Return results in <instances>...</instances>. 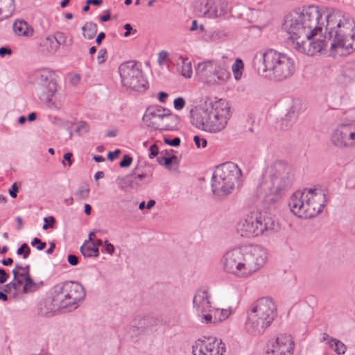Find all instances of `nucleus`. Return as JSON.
<instances>
[{
    "mask_svg": "<svg viewBox=\"0 0 355 355\" xmlns=\"http://www.w3.org/2000/svg\"><path fill=\"white\" fill-rule=\"evenodd\" d=\"M322 40L325 46L329 40L331 51L340 55L355 50V22L352 18L339 10L327 12Z\"/></svg>",
    "mask_w": 355,
    "mask_h": 355,
    "instance_id": "1",
    "label": "nucleus"
},
{
    "mask_svg": "<svg viewBox=\"0 0 355 355\" xmlns=\"http://www.w3.org/2000/svg\"><path fill=\"white\" fill-rule=\"evenodd\" d=\"M267 260L266 250L259 245L232 248L223 255L222 263L225 272L246 279L263 267Z\"/></svg>",
    "mask_w": 355,
    "mask_h": 355,
    "instance_id": "2",
    "label": "nucleus"
},
{
    "mask_svg": "<svg viewBox=\"0 0 355 355\" xmlns=\"http://www.w3.org/2000/svg\"><path fill=\"white\" fill-rule=\"evenodd\" d=\"M293 180L291 167L282 161H275L266 166L257 188V197L275 201L291 188Z\"/></svg>",
    "mask_w": 355,
    "mask_h": 355,
    "instance_id": "3",
    "label": "nucleus"
},
{
    "mask_svg": "<svg viewBox=\"0 0 355 355\" xmlns=\"http://www.w3.org/2000/svg\"><path fill=\"white\" fill-rule=\"evenodd\" d=\"M254 70L260 75L272 76L277 80H283L294 72V61L285 53L273 49L257 51L252 60Z\"/></svg>",
    "mask_w": 355,
    "mask_h": 355,
    "instance_id": "4",
    "label": "nucleus"
},
{
    "mask_svg": "<svg viewBox=\"0 0 355 355\" xmlns=\"http://www.w3.org/2000/svg\"><path fill=\"white\" fill-rule=\"evenodd\" d=\"M230 115V107L226 102H206L191 111V123L202 130L216 132L225 128Z\"/></svg>",
    "mask_w": 355,
    "mask_h": 355,
    "instance_id": "5",
    "label": "nucleus"
},
{
    "mask_svg": "<svg viewBox=\"0 0 355 355\" xmlns=\"http://www.w3.org/2000/svg\"><path fill=\"white\" fill-rule=\"evenodd\" d=\"M295 15L298 11L291 12L286 17L283 28L289 35L293 48L300 53L314 55L320 53L325 47V40L314 38L310 31H306L304 23H295Z\"/></svg>",
    "mask_w": 355,
    "mask_h": 355,
    "instance_id": "6",
    "label": "nucleus"
},
{
    "mask_svg": "<svg viewBox=\"0 0 355 355\" xmlns=\"http://www.w3.org/2000/svg\"><path fill=\"white\" fill-rule=\"evenodd\" d=\"M326 193L320 188L305 189L295 192L290 198L288 206L299 218H311L318 216L326 203Z\"/></svg>",
    "mask_w": 355,
    "mask_h": 355,
    "instance_id": "7",
    "label": "nucleus"
},
{
    "mask_svg": "<svg viewBox=\"0 0 355 355\" xmlns=\"http://www.w3.org/2000/svg\"><path fill=\"white\" fill-rule=\"evenodd\" d=\"M241 170L232 162L217 166L212 175L211 190L216 198L223 199L241 183Z\"/></svg>",
    "mask_w": 355,
    "mask_h": 355,
    "instance_id": "8",
    "label": "nucleus"
},
{
    "mask_svg": "<svg viewBox=\"0 0 355 355\" xmlns=\"http://www.w3.org/2000/svg\"><path fill=\"white\" fill-rule=\"evenodd\" d=\"M277 307L272 299L261 297L252 306L246 329L252 335H259L270 326L276 316Z\"/></svg>",
    "mask_w": 355,
    "mask_h": 355,
    "instance_id": "9",
    "label": "nucleus"
},
{
    "mask_svg": "<svg viewBox=\"0 0 355 355\" xmlns=\"http://www.w3.org/2000/svg\"><path fill=\"white\" fill-rule=\"evenodd\" d=\"M275 225L270 217L252 212L238 223L236 230L241 236L250 238L258 236L266 231L273 230Z\"/></svg>",
    "mask_w": 355,
    "mask_h": 355,
    "instance_id": "10",
    "label": "nucleus"
},
{
    "mask_svg": "<svg viewBox=\"0 0 355 355\" xmlns=\"http://www.w3.org/2000/svg\"><path fill=\"white\" fill-rule=\"evenodd\" d=\"M143 121L148 128L155 130H173L180 119L170 110L159 105L148 107L143 116Z\"/></svg>",
    "mask_w": 355,
    "mask_h": 355,
    "instance_id": "11",
    "label": "nucleus"
},
{
    "mask_svg": "<svg viewBox=\"0 0 355 355\" xmlns=\"http://www.w3.org/2000/svg\"><path fill=\"white\" fill-rule=\"evenodd\" d=\"M298 14L294 15V22L304 23L306 31H310L314 38L322 39L327 12H322L318 6H311L304 8Z\"/></svg>",
    "mask_w": 355,
    "mask_h": 355,
    "instance_id": "12",
    "label": "nucleus"
},
{
    "mask_svg": "<svg viewBox=\"0 0 355 355\" xmlns=\"http://www.w3.org/2000/svg\"><path fill=\"white\" fill-rule=\"evenodd\" d=\"M196 73L202 83L208 85H222L230 78L227 69L210 60L199 63Z\"/></svg>",
    "mask_w": 355,
    "mask_h": 355,
    "instance_id": "13",
    "label": "nucleus"
},
{
    "mask_svg": "<svg viewBox=\"0 0 355 355\" xmlns=\"http://www.w3.org/2000/svg\"><path fill=\"white\" fill-rule=\"evenodd\" d=\"M122 85L130 89L144 92L147 89L148 82L142 71L132 62L122 64L119 69Z\"/></svg>",
    "mask_w": 355,
    "mask_h": 355,
    "instance_id": "14",
    "label": "nucleus"
},
{
    "mask_svg": "<svg viewBox=\"0 0 355 355\" xmlns=\"http://www.w3.org/2000/svg\"><path fill=\"white\" fill-rule=\"evenodd\" d=\"M331 142L341 150L355 147V123L338 124L331 132Z\"/></svg>",
    "mask_w": 355,
    "mask_h": 355,
    "instance_id": "15",
    "label": "nucleus"
},
{
    "mask_svg": "<svg viewBox=\"0 0 355 355\" xmlns=\"http://www.w3.org/2000/svg\"><path fill=\"white\" fill-rule=\"evenodd\" d=\"M225 344L213 337L198 339L192 347L193 355H224Z\"/></svg>",
    "mask_w": 355,
    "mask_h": 355,
    "instance_id": "16",
    "label": "nucleus"
},
{
    "mask_svg": "<svg viewBox=\"0 0 355 355\" xmlns=\"http://www.w3.org/2000/svg\"><path fill=\"white\" fill-rule=\"evenodd\" d=\"M36 78L39 83L40 98L46 102H51V98L57 92V84L53 80V73L47 69H42L37 72Z\"/></svg>",
    "mask_w": 355,
    "mask_h": 355,
    "instance_id": "17",
    "label": "nucleus"
},
{
    "mask_svg": "<svg viewBox=\"0 0 355 355\" xmlns=\"http://www.w3.org/2000/svg\"><path fill=\"white\" fill-rule=\"evenodd\" d=\"M294 342L291 335L281 334L276 340L268 345L266 353L271 355H293Z\"/></svg>",
    "mask_w": 355,
    "mask_h": 355,
    "instance_id": "18",
    "label": "nucleus"
},
{
    "mask_svg": "<svg viewBox=\"0 0 355 355\" xmlns=\"http://www.w3.org/2000/svg\"><path fill=\"white\" fill-rule=\"evenodd\" d=\"M211 295L207 290H198L193 299V309L201 322L205 320V315H209L212 311Z\"/></svg>",
    "mask_w": 355,
    "mask_h": 355,
    "instance_id": "19",
    "label": "nucleus"
},
{
    "mask_svg": "<svg viewBox=\"0 0 355 355\" xmlns=\"http://www.w3.org/2000/svg\"><path fill=\"white\" fill-rule=\"evenodd\" d=\"M65 289L62 283L55 285L52 290V305L51 310H57L60 309H68L69 310L74 309L71 304H68L69 299L66 295Z\"/></svg>",
    "mask_w": 355,
    "mask_h": 355,
    "instance_id": "20",
    "label": "nucleus"
},
{
    "mask_svg": "<svg viewBox=\"0 0 355 355\" xmlns=\"http://www.w3.org/2000/svg\"><path fill=\"white\" fill-rule=\"evenodd\" d=\"M67 295L69 299L68 304H71L73 307L76 308V304L78 302L82 300L85 297V291L83 287L73 282H67L62 283Z\"/></svg>",
    "mask_w": 355,
    "mask_h": 355,
    "instance_id": "21",
    "label": "nucleus"
},
{
    "mask_svg": "<svg viewBox=\"0 0 355 355\" xmlns=\"http://www.w3.org/2000/svg\"><path fill=\"white\" fill-rule=\"evenodd\" d=\"M13 275V281L6 286H12L15 290L18 289L23 282L31 275L30 266L28 264L23 266L21 263L15 264V268L12 270Z\"/></svg>",
    "mask_w": 355,
    "mask_h": 355,
    "instance_id": "22",
    "label": "nucleus"
},
{
    "mask_svg": "<svg viewBox=\"0 0 355 355\" xmlns=\"http://www.w3.org/2000/svg\"><path fill=\"white\" fill-rule=\"evenodd\" d=\"M232 313L231 308L228 309H214L212 308V311H210L209 315H205V320H202V323H216L220 322L226 320Z\"/></svg>",
    "mask_w": 355,
    "mask_h": 355,
    "instance_id": "23",
    "label": "nucleus"
},
{
    "mask_svg": "<svg viewBox=\"0 0 355 355\" xmlns=\"http://www.w3.org/2000/svg\"><path fill=\"white\" fill-rule=\"evenodd\" d=\"M230 10L227 1L224 0H217L214 1L213 10L209 12L210 18H216L226 15Z\"/></svg>",
    "mask_w": 355,
    "mask_h": 355,
    "instance_id": "24",
    "label": "nucleus"
},
{
    "mask_svg": "<svg viewBox=\"0 0 355 355\" xmlns=\"http://www.w3.org/2000/svg\"><path fill=\"white\" fill-rule=\"evenodd\" d=\"M355 80V62L345 65L343 73L339 76L338 81L341 84H349Z\"/></svg>",
    "mask_w": 355,
    "mask_h": 355,
    "instance_id": "25",
    "label": "nucleus"
},
{
    "mask_svg": "<svg viewBox=\"0 0 355 355\" xmlns=\"http://www.w3.org/2000/svg\"><path fill=\"white\" fill-rule=\"evenodd\" d=\"M15 10L14 0H0V21L12 16Z\"/></svg>",
    "mask_w": 355,
    "mask_h": 355,
    "instance_id": "26",
    "label": "nucleus"
},
{
    "mask_svg": "<svg viewBox=\"0 0 355 355\" xmlns=\"http://www.w3.org/2000/svg\"><path fill=\"white\" fill-rule=\"evenodd\" d=\"M178 69L181 75L184 78H189L192 75L191 62L188 58L182 56L179 57L177 62Z\"/></svg>",
    "mask_w": 355,
    "mask_h": 355,
    "instance_id": "27",
    "label": "nucleus"
},
{
    "mask_svg": "<svg viewBox=\"0 0 355 355\" xmlns=\"http://www.w3.org/2000/svg\"><path fill=\"white\" fill-rule=\"evenodd\" d=\"M13 31L19 36L30 37L33 35V29L24 21H17L13 24Z\"/></svg>",
    "mask_w": 355,
    "mask_h": 355,
    "instance_id": "28",
    "label": "nucleus"
},
{
    "mask_svg": "<svg viewBox=\"0 0 355 355\" xmlns=\"http://www.w3.org/2000/svg\"><path fill=\"white\" fill-rule=\"evenodd\" d=\"M80 250L85 257H97L98 256V248L94 241H85Z\"/></svg>",
    "mask_w": 355,
    "mask_h": 355,
    "instance_id": "29",
    "label": "nucleus"
},
{
    "mask_svg": "<svg viewBox=\"0 0 355 355\" xmlns=\"http://www.w3.org/2000/svg\"><path fill=\"white\" fill-rule=\"evenodd\" d=\"M297 118V113L292 107L282 119L281 128L282 130L289 129Z\"/></svg>",
    "mask_w": 355,
    "mask_h": 355,
    "instance_id": "30",
    "label": "nucleus"
},
{
    "mask_svg": "<svg viewBox=\"0 0 355 355\" xmlns=\"http://www.w3.org/2000/svg\"><path fill=\"white\" fill-rule=\"evenodd\" d=\"M83 36L87 40H92L97 33V25L92 22H87L82 26Z\"/></svg>",
    "mask_w": 355,
    "mask_h": 355,
    "instance_id": "31",
    "label": "nucleus"
},
{
    "mask_svg": "<svg viewBox=\"0 0 355 355\" xmlns=\"http://www.w3.org/2000/svg\"><path fill=\"white\" fill-rule=\"evenodd\" d=\"M328 345L338 355L344 354L347 350V346L343 342L336 338H330Z\"/></svg>",
    "mask_w": 355,
    "mask_h": 355,
    "instance_id": "32",
    "label": "nucleus"
},
{
    "mask_svg": "<svg viewBox=\"0 0 355 355\" xmlns=\"http://www.w3.org/2000/svg\"><path fill=\"white\" fill-rule=\"evenodd\" d=\"M199 12L202 15L209 17V12L214 8V1L213 0H199Z\"/></svg>",
    "mask_w": 355,
    "mask_h": 355,
    "instance_id": "33",
    "label": "nucleus"
},
{
    "mask_svg": "<svg viewBox=\"0 0 355 355\" xmlns=\"http://www.w3.org/2000/svg\"><path fill=\"white\" fill-rule=\"evenodd\" d=\"M244 69V64L241 59L236 58L235 62L233 64L232 67V70L234 76V78L236 80H239L241 78L243 71Z\"/></svg>",
    "mask_w": 355,
    "mask_h": 355,
    "instance_id": "34",
    "label": "nucleus"
},
{
    "mask_svg": "<svg viewBox=\"0 0 355 355\" xmlns=\"http://www.w3.org/2000/svg\"><path fill=\"white\" fill-rule=\"evenodd\" d=\"M55 40L57 41L60 45L65 46H71L73 43V39L72 37H67L64 33L58 32L55 35Z\"/></svg>",
    "mask_w": 355,
    "mask_h": 355,
    "instance_id": "35",
    "label": "nucleus"
},
{
    "mask_svg": "<svg viewBox=\"0 0 355 355\" xmlns=\"http://www.w3.org/2000/svg\"><path fill=\"white\" fill-rule=\"evenodd\" d=\"M44 45L47 46L48 51L51 53H55L59 48V44L55 40L54 37H46Z\"/></svg>",
    "mask_w": 355,
    "mask_h": 355,
    "instance_id": "36",
    "label": "nucleus"
},
{
    "mask_svg": "<svg viewBox=\"0 0 355 355\" xmlns=\"http://www.w3.org/2000/svg\"><path fill=\"white\" fill-rule=\"evenodd\" d=\"M23 291L24 293L31 292L36 289V284L32 279L31 275L23 282Z\"/></svg>",
    "mask_w": 355,
    "mask_h": 355,
    "instance_id": "37",
    "label": "nucleus"
},
{
    "mask_svg": "<svg viewBox=\"0 0 355 355\" xmlns=\"http://www.w3.org/2000/svg\"><path fill=\"white\" fill-rule=\"evenodd\" d=\"M89 187L87 184L81 185L78 191L76 192V196L78 197L79 199L85 200L87 199L89 196Z\"/></svg>",
    "mask_w": 355,
    "mask_h": 355,
    "instance_id": "38",
    "label": "nucleus"
},
{
    "mask_svg": "<svg viewBox=\"0 0 355 355\" xmlns=\"http://www.w3.org/2000/svg\"><path fill=\"white\" fill-rule=\"evenodd\" d=\"M177 159L175 156L172 157H166V156H159L157 157V161L159 164L164 165L166 167L169 168L170 164L175 162Z\"/></svg>",
    "mask_w": 355,
    "mask_h": 355,
    "instance_id": "39",
    "label": "nucleus"
},
{
    "mask_svg": "<svg viewBox=\"0 0 355 355\" xmlns=\"http://www.w3.org/2000/svg\"><path fill=\"white\" fill-rule=\"evenodd\" d=\"M31 253V250L26 243H24L17 250V254L23 255L24 259H27Z\"/></svg>",
    "mask_w": 355,
    "mask_h": 355,
    "instance_id": "40",
    "label": "nucleus"
},
{
    "mask_svg": "<svg viewBox=\"0 0 355 355\" xmlns=\"http://www.w3.org/2000/svg\"><path fill=\"white\" fill-rule=\"evenodd\" d=\"M44 224L42 226V229L46 230L49 227L53 228L55 223V220L53 216H49L44 218Z\"/></svg>",
    "mask_w": 355,
    "mask_h": 355,
    "instance_id": "41",
    "label": "nucleus"
},
{
    "mask_svg": "<svg viewBox=\"0 0 355 355\" xmlns=\"http://www.w3.org/2000/svg\"><path fill=\"white\" fill-rule=\"evenodd\" d=\"M107 59V51L105 49H101L98 52L97 62L98 64H103Z\"/></svg>",
    "mask_w": 355,
    "mask_h": 355,
    "instance_id": "42",
    "label": "nucleus"
},
{
    "mask_svg": "<svg viewBox=\"0 0 355 355\" xmlns=\"http://www.w3.org/2000/svg\"><path fill=\"white\" fill-rule=\"evenodd\" d=\"M89 129L88 124L83 121L80 122L76 127V131L79 132V134L86 133L89 131Z\"/></svg>",
    "mask_w": 355,
    "mask_h": 355,
    "instance_id": "43",
    "label": "nucleus"
},
{
    "mask_svg": "<svg viewBox=\"0 0 355 355\" xmlns=\"http://www.w3.org/2000/svg\"><path fill=\"white\" fill-rule=\"evenodd\" d=\"M132 162V158L128 155H125L123 157V159L120 162L119 166L121 168L128 167L130 166Z\"/></svg>",
    "mask_w": 355,
    "mask_h": 355,
    "instance_id": "44",
    "label": "nucleus"
},
{
    "mask_svg": "<svg viewBox=\"0 0 355 355\" xmlns=\"http://www.w3.org/2000/svg\"><path fill=\"white\" fill-rule=\"evenodd\" d=\"M193 140L197 148H200V146L205 148L207 146V140L203 137H200L196 135L194 137Z\"/></svg>",
    "mask_w": 355,
    "mask_h": 355,
    "instance_id": "45",
    "label": "nucleus"
},
{
    "mask_svg": "<svg viewBox=\"0 0 355 355\" xmlns=\"http://www.w3.org/2000/svg\"><path fill=\"white\" fill-rule=\"evenodd\" d=\"M175 109L178 110H182L185 105V101L182 97H178L174 100L173 102Z\"/></svg>",
    "mask_w": 355,
    "mask_h": 355,
    "instance_id": "46",
    "label": "nucleus"
},
{
    "mask_svg": "<svg viewBox=\"0 0 355 355\" xmlns=\"http://www.w3.org/2000/svg\"><path fill=\"white\" fill-rule=\"evenodd\" d=\"M35 245H37V249L38 250H42L46 247V243L42 242V241L38 238L33 239V240L31 242V245L35 246Z\"/></svg>",
    "mask_w": 355,
    "mask_h": 355,
    "instance_id": "47",
    "label": "nucleus"
},
{
    "mask_svg": "<svg viewBox=\"0 0 355 355\" xmlns=\"http://www.w3.org/2000/svg\"><path fill=\"white\" fill-rule=\"evenodd\" d=\"M123 27L125 29V32L124 33V35H123L124 37H128L131 34V33L132 34L137 33V30L133 29L132 26L130 24H125Z\"/></svg>",
    "mask_w": 355,
    "mask_h": 355,
    "instance_id": "48",
    "label": "nucleus"
},
{
    "mask_svg": "<svg viewBox=\"0 0 355 355\" xmlns=\"http://www.w3.org/2000/svg\"><path fill=\"white\" fill-rule=\"evenodd\" d=\"M164 143L167 144L171 146H178L180 144V139L178 137H175L173 139H169L168 138H165Z\"/></svg>",
    "mask_w": 355,
    "mask_h": 355,
    "instance_id": "49",
    "label": "nucleus"
},
{
    "mask_svg": "<svg viewBox=\"0 0 355 355\" xmlns=\"http://www.w3.org/2000/svg\"><path fill=\"white\" fill-rule=\"evenodd\" d=\"M18 189L19 188L17 183H14L12 185V187L8 190L9 194L12 198H15L17 197Z\"/></svg>",
    "mask_w": 355,
    "mask_h": 355,
    "instance_id": "50",
    "label": "nucleus"
},
{
    "mask_svg": "<svg viewBox=\"0 0 355 355\" xmlns=\"http://www.w3.org/2000/svg\"><path fill=\"white\" fill-rule=\"evenodd\" d=\"M9 275L5 270L0 268V284H4L8 279Z\"/></svg>",
    "mask_w": 355,
    "mask_h": 355,
    "instance_id": "51",
    "label": "nucleus"
},
{
    "mask_svg": "<svg viewBox=\"0 0 355 355\" xmlns=\"http://www.w3.org/2000/svg\"><path fill=\"white\" fill-rule=\"evenodd\" d=\"M168 60V53L166 51H162L159 53V62L160 64L164 63Z\"/></svg>",
    "mask_w": 355,
    "mask_h": 355,
    "instance_id": "52",
    "label": "nucleus"
},
{
    "mask_svg": "<svg viewBox=\"0 0 355 355\" xmlns=\"http://www.w3.org/2000/svg\"><path fill=\"white\" fill-rule=\"evenodd\" d=\"M68 262L70 265L75 266L78 263V259L76 256L70 254L68 256Z\"/></svg>",
    "mask_w": 355,
    "mask_h": 355,
    "instance_id": "53",
    "label": "nucleus"
},
{
    "mask_svg": "<svg viewBox=\"0 0 355 355\" xmlns=\"http://www.w3.org/2000/svg\"><path fill=\"white\" fill-rule=\"evenodd\" d=\"M121 154V150L119 149H116L114 152H109L107 154V159L110 160H113L116 158Z\"/></svg>",
    "mask_w": 355,
    "mask_h": 355,
    "instance_id": "54",
    "label": "nucleus"
},
{
    "mask_svg": "<svg viewBox=\"0 0 355 355\" xmlns=\"http://www.w3.org/2000/svg\"><path fill=\"white\" fill-rule=\"evenodd\" d=\"M150 155H149L150 158H153V157L157 156L158 155V148H157V146L155 144L152 145L150 147Z\"/></svg>",
    "mask_w": 355,
    "mask_h": 355,
    "instance_id": "55",
    "label": "nucleus"
},
{
    "mask_svg": "<svg viewBox=\"0 0 355 355\" xmlns=\"http://www.w3.org/2000/svg\"><path fill=\"white\" fill-rule=\"evenodd\" d=\"M137 168H135V170L132 171V173L129 175L128 176H135V178L139 179V180H142L145 178H147L148 176V175L147 173H141V174H137Z\"/></svg>",
    "mask_w": 355,
    "mask_h": 355,
    "instance_id": "56",
    "label": "nucleus"
},
{
    "mask_svg": "<svg viewBox=\"0 0 355 355\" xmlns=\"http://www.w3.org/2000/svg\"><path fill=\"white\" fill-rule=\"evenodd\" d=\"M104 243L105 245V250L107 252V253L112 254L114 251V245L110 243L107 240H106Z\"/></svg>",
    "mask_w": 355,
    "mask_h": 355,
    "instance_id": "57",
    "label": "nucleus"
},
{
    "mask_svg": "<svg viewBox=\"0 0 355 355\" xmlns=\"http://www.w3.org/2000/svg\"><path fill=\"white\" fill-rule=\"evenodd\" d=\"M12 53V51L10 48L8 47H1L0 48V56L4 57L6 55H10Z\"/></svg>",
    "mask_w": 355,
    "mask_h": 355,
    "instance_id": "58",
    "label": "nucleus"
},
{
    "mask_svg": "<svg viewBox=\"0 0 355 355\" xmlns=\"http://www.w3.org/2000/svg\"><path fill=\"white\" fill-rule=\"evenodd\" d=\"M80 80V76L79 74H74L71 76L70 79V83L71 85H76L78 83Z\"/></svg>",
    "mask_w": 355,
    "mask_h": 355,
    "instance_id": "59",
    "label": "nucleus"
},
{
    "mask_svg": "<svg viewBox=\"0 0 355 355\" xmlns=\"http://www.w3.org/2000/svg\"><path fill=\"white\" fill-rule=\"evenodd\" d=\"M168 94L164 92H159L158 93V99L161 103H165L166 98L168 97Z\"/></svg>",
    "mask_w": 355,
    "mask_h": 355,
    "instance_id": "60",
    "label": "nucleus"
},
{
    "mask_svg": "<svg viewBox=\"0 0 355 355\" xmlns=\"http://www.w3.org/2000/svg\"><path fill=\"white\" fill-rule=\"evenodd\" d=\"M105 35L103 32L100 33L98 35V36L96 38V42L97 45H99L101 43L102 40L105 38Z\"/></svg>",
    "mask_w": 355,
    "mask_h": 355,
    "instance_id": "61",
    "label": "nucleus"
},
{
    "mask_svg": "<svg viewBox=\"0 0 355 355\" xmlns=\"http://www.w3.org/2000/svg\"><path fill=\"white\" fill-rule=\"evenodd\" d=\"M72 156H73V155L71 153H65L64 155V159L67 161L69 166H71V165L72 162H71V158Z\"/></svg>",
    "mask_w": 355,
    "mask_h": 355,
    "instance_id": "62",
    "label": "nucleus"
},
{
    "mask_svg": "<svg viewBox=\"0 0 355 355\" xmlns=\"http://www.w3.org/2000/svg\"><path fill=\"white\" fill-rule=\"evenodd\" d=\"M1 263L3 266H7L11 265L13 263V260L12 258H8L6 259H3Z\"/></svg>",
    "mask_w": 355,
    "mask_h": 355,
    "instance_id": "63",
    "label": "nucleus"
},
{
    "mask_svg": "<svg viewBox=\"0 0 355 355\" xmlns=\"http://www.w3.org/2000/svg\"><path fill=\"white\" fill-rule=\"evenodd\" d=\"M55 248V243H51L49 248L46 250V253L48 254H51L53 252Z\"/></svg>",
    "mask_w": 355,
    "mask_h": 355,
    "instance_id": "64",
    "label": "nucleus"
}]
</instances>
